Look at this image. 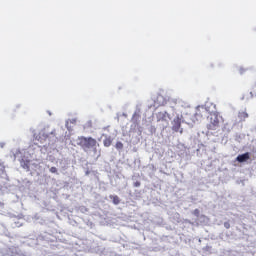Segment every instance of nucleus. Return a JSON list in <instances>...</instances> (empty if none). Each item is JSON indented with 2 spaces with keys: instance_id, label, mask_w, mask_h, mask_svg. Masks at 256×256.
Listing matches in <instances>:
<instances>
[{
  "instance_id": "5",
  "label": "nucleus",
  "mask_w": 256,
  "mask_h": 256,
  "mask_svg": "<svg viewBox=\"0 0 256 256\" xmlns=\"http://www.w3.org/2000/svg\"><path fill=\"white\" fill-rule=\"evenodd\" d=\"M110 199H112V203L114 205H119L121 203V199L117 195H110Z\"/></svg>"
},
{
  "instance_id": "3",
  "label": "nucleus",
  "mask_w": 256,
  "mask_h": 256,
  "mask_svg": "<svg viewBox=\"0 0 256 256\" xmlns=\"http://www.w3.org/2000/svg\"><path fill=\"white\" fill-rule=\"evenodd\" d=\"M172 130H174L175 133H183V128H181V118L179 116L174 118L172 122Z\"/></svg>"
},
{
  "instance_id": "10",
  "label": "nucleus",
  "mask_w": 256,
  "mask_h": 256,
  "mask_svg": "<svg viewBox=\"0 0 256 256\" xmlns=\"http://www.w3.org/2000/svg\"><path fill=\"white\" fill-rule=\"evenodd\" d=\"M200 211H199V209H195L194 211H193V215L195 216V217H199V215H200Z\"/></svg>"
},
{
  "instance_id": "4",
  "label": "nucleus",
  "mask_w": 256,
  "mask_h": 256,
  "mask_svg": "<svg viewBox=\"0 0 256 256\" xmlns=\"http://www.w3.org/2000/svg\"><path fill=\"white\" fill-rule=\"evenodd\" d=\"M251 160V153L246 152L244 154H240L236 157V161L238 163H247V161Z\"/></svg>"
},
{
  "instance_id": "1",
  "label": "nucleus",
  "mask_w": 256,
  "mask_h": 256,
  "mask_svg": "<svg viewBox=\"0 0 256 256\" xmlns=\"http://www.w3.org/2000/svg\"><path fill=\"white\" fill-rule=\"evenodd\" d=\"M78 145L83 151L87 152L88 149H93L94 153H97V140L93 137H78Z\"/></svg>"
},
{
  "instance_id": "2",
  "label": "nucleus",
  "mask_w": 256,
  "mask_h": 256,
  "mask_svg": "<svg viewBox=\"0 0 256 256\" xmlns=\"http://www.w3.org/2000/svg\"><path fill=\"white\" fill-rule=\"evenodd\" d=\"M223 121V117H221L218 113L210 114V122L207 124V129L209 131H217Z\"/></svg>"
},
{
  "instance_id": "11",
  "label": "nucleus",
  "mask_w": 256,
  "mask_h": 256,
  "mask_svg": "<svg viewBox=\"0 0 256 256\" xmlns=\"http://www.w3.org/2000/svg\"><path fill=\"white\" fill-rule=\"evenodd\" d=\"M224 227H225V229H230L231 228V224L229 222H225L224 223Z\"/></svg>"
},
{
  "instance_id": "8",
  "label": "nucleus",
  "mask_w": 256,
  "mask_h": 256,
  "mask_svg": "<svg viewBox=\"0 0 256 256\" xmlns=\"http://www.w3.org/2000/svg\"><path fill=\"white\" fill-rule=\"evenodd\" d=\"M115 147H116V149L121 150V149H123V143L122 142H116Z\"/></svg>"
},
{
  "instance_id": "12",
  "label": "nucleus",
  "mask_w": 256,
  "mask_h": 256,
  "mask_svg": "<svg viewBox=\"0 0 256 256\" xmlns=\"http://www.w3.org/2000/svg\"><path fill=\"white\" fill-rule=\"evenodd\" d=\"M134 187H141V182L136 181V182L134 183Z\"/></svg>"
},
{
  "instance_id": "7",
  "label": "nucleus",
  "mask_w": 256,
  "mask_h": 256,
  "mask_svg": "<svg viewBox=\"0 0 256 256\" xmlns=\"http://www.w3.org/2000/svg\"><path fill=\"white\" fill-rule=\"evenodd\" d=\"M239 119H242V121H245L247 117H249V114L247 112L243 111L238 114Z\"/></svg>"
},
{
  "instance_id": "9",
  "label": "nucleus",
  "mask_w": 256,
  "mask_h": 256,
  "mask_svg": "<svg viewBox=\"0 0 256 256\" xmlns=\"http://www.w3.org/2000/svg\"><path fill=\"white\" fill-rule=\"evenodd\" d=\"M50 173H56L57 174V167L55 166H52L50 169H49Z\"/></svg>"
},
{
  "instance_id": "6",
  "label": "nucleus",
  "mask_w": 256,
  "mask_h": 256,
  "mask_svg": "<svg viewBox=\"0 0 256 256\" xmlns=\"http://www.w3.org/2000/svg\"><path fill=\"white\" fill-rule=\"evenodd\" d=\"M112 143H113V140L111 139V137L105 138L103 141L104 147H111Z\"/></svg>"
}]
</instances>
